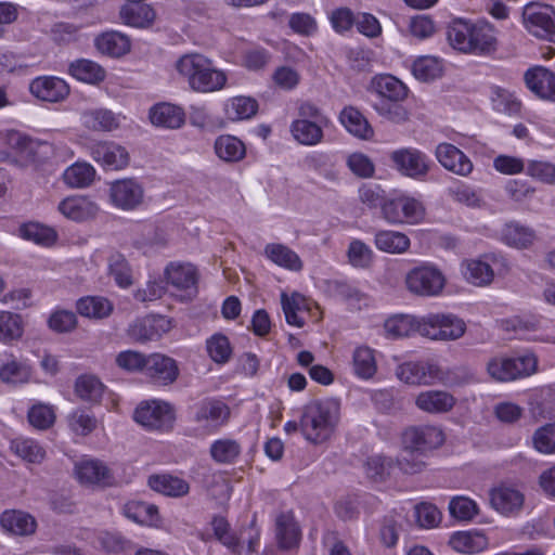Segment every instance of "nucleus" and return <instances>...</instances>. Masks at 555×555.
Returning <instances> with one entry per match:
<instances>
[{
  "label": "nucleus",
  "mask_w": 555,
  "mask_h": 555,
  "mask_svg": "<svg viewBox=\"0 0 555 555\" xmlns=\"http://www.w3.org/2000/svg\"><path fill=\"white\" fill-rule=\"evenodd\" d=\"M128 337L134 341L144 344L159 338V333L150 319H140L131 323L127 330Z\"/></svg>",
  "instance_id": "e2e57ef3"
},
{
  "label": "nucleus",
  "mask_w": 555,
  "mask_h": 555,
  "mask_svg": "<svg viewBox=\"0 0 555 555\" xmlns=\"http://www.w3.org/2000/svg\"><path fill=\"white\" fill-rule=\"evenodd\" d=\"M402 439L405 448L425 451L440 447L444 435L440 428L425 425L405 429Z\"/></svg>",
  "instance_id": "4468645a"
},
{
  "label": "nucleus",
  "mask_w": 555,
  "mask_h": 555,
  "mask_svg": "<svg viewBox=\"0 0 555 555\" xmlns=\"http://www.w3.org/2000/svg\"><path fill=\"white\" fill-rule=\"evenodd\" d=\"M426 323V315L416 318L408 314H400L389 318L385 322V331L390 338L408 337L414 333L423 336V327Z\"/></svg>",
  "instance_id": "b1692460"
},
{
  "label": "nucleus",
  "mask_w": 555,
  "mask_h": 555,
  "mask_svg": "<svg viewBox=\"0 0 555 555\" xmlns=\"http://www.w3.org/2000/svg\"><path fill=\"white\" fill-rule=\"evenodd\" d=\"M9 141L11 146L27 160L42 162L52 153L50 143L31 139L18 132L11 134Z\"/></svg>",
  "instance_id": "412c9836"
},
{
  "label": "nucleus",
  "mask_w": 555,
  "mask_h": 555,
  "mask_svg": "<svg viewBox=\"0 0 555 555\" xmlns=\"http://www.w3.org/2000/svg\"><path fill=\"white\" fill-rule=\"evenodd\" d=\"M465 280L475 286L490 285L494 279L491 266L479 259L466 260L462 263Z\"/></svg>",
  "instance_id": "ea45409f"
},
{
  "label": "nucleus",
  "mask_w": 555,
  "mask_h": 555,
  "mask_svg": "<svg viewBox=\"0 0 555 555\" xmlns=\"http://www.w3.org/2000/svg\"><path fill=\"white\" fill-rule=\"evenodd\" d=\"M327 125L308 121L306 119H295L292 121L289 130L293 138L301 145L313 146L323 141V129Z\"/></svg>",
  "instance_id": "c756f323"
},
{
  "label": "nucleus",
  "mask_w": 555,
  "mask_h": 555,
  "mask_svg": "<svg viewBox=\"0 0 555 555\" xmlns=\"http://www.w3.org/2000/svg\"><path fill=\"white\" fill-rule=\"evenodd\" d=\"M95 177L94 168L87 163H75L63 173L64 182L70 188H87Z\"/></svg>",
  "instance_id": "864d4df0"
},
{
  "label": "nucleus",
  "mask_w": 555,
  "mask_h": 555,
  "mask_svg": "<svg viewBox=\"0 0 555 555\" xmlns=\"http://www.w3.org/2000/svg\"><path fill=\"white\" fill-rule=\"evenodd\" d=\"M29 91L41 101L59 102L68 95L69 88L67 83L59 77L41 76L30 82Z\"/></svg>",
  "instance_id": "dca6fc26"
},
{
  "label": "nucleus",
  "mask_w": 555,
  "mask_h": 555,
  "mask_svg": "<svg viewBox=\"0 0 555 555\" xmlns=\"http://www.w3.org/2000/svg\"><path fill=\"white\" fill-rule=\"evenodd\" d=\"M263 253L269 260L279 267L291 271L302 269L304 264L300 257L286 245L270 243L266 245Z\"/></svg>",
  "instance_id": "f704fd0d"
},
{
  "label": "nucleus",
  "mask_w": 555,
  "mask_h": 555,
  "mask_svg": "<svg viewBox=\"0 0 555 555\" xmlns=\"http://www.w3.org/2000/svg\"><path fill=\"white\" fill-rule=\"evenodd\" d=\"M147 483L154 491L171 498L184 496L190 491L186 480L172 475H153Z\"/></svg>",
  "instance_id": "473e14b6"
},
{
  "label": "nucleus",
  "mask_w": 555,
  "mask_h": 555,
  "mask_svg": "<svg viewBox=\"0 0 555 555\" xmlns=\"http://www.w3.org/2000/svg\"><path fill=\"white\" fill-rule=\"evenodd\" d=\"M24 333L23 318L11 311H0V341L11 344L22 338Z\"/></svg>",
  "instance_id": "8fccbe9b"
},
{
  "label": "nucleus",
  "mask_w": 555,
  "mask_h": 555,
  "mask_svg": "<svg viewBox=\"0 0 555 555\" xmlns=\"http://www.w3.org/2000/svg\"><path fill=\"white\" fill-rule=\"evenodd\" d=\"M449 544L456 552L474 554L488 546V539L480 531H457L451 535Z\"/></svg>",
  "instance_id": "72a5a7b5"
},
{
  "label": "nucleus",
  "mask_w": 555,
  "mask_h": 555,
  "mask_svg": "<svg viewBox=\"0 0 555 555\" xmlns=\"http://www.w3.org/2000/svg\"><path fill=\"white\" fill-rule=\"evenodd\" d=\"M373 250L361 240H352L347 249L349 263L354 268H369L373 261Z\"/></svg>",
  "instance_id": "052dcab7"
},
{
  "label": "nucleus",
  "mask_w": 555,
  "mask_h": 555,
  "mask_svg": "<svg viewBox=\"0 0 555 555\" xmlns=\"http://www.w3.org/2000/svg\"><path fill=\"white\" fill-rule=\"evenodd\" d=\"M27 417L33 427L44 430L54 424L55 412L52 405L38 402L29 409Z\"/></svg>",
  "instance_id": "bf43d9fd"
},
{
  "label": "nucleus",
  "mask_w": 555,
  "mask_h": 555,
  "mask_svg": "<svg viewBox=\"0 0 555 555\" xmlns=\"http://www.w3.org/2000/svg\"><path fill=\"white\" fill-rule=\"evenodd\" d=\"M95 47L102 54L119 57L130 50V40L118 31H106L95 38Z\"/></svg>",
  "instance_id": "e433bc0d"
},
{
  "label": "nucleus",
  "mask_w": 555,
  "mask_h": 555,
  "mask_svg": "<svg viewBox=\"0 0 555 555\" xmlns=\"http://www.w3.org/2000/svg\"><path fill=\"white\" fill-rule=\"evenodd\" d=\"M0 525L7 532L14 535H30L36 531V519L22 511H5L0 518Z\"/></svg>",
  "instance_id": "cd10ccee"
},
{
  "label": "nucleus",
  "mask_w": 555,
  "mask_h": 555,
  "mask_svg": "<svg viewBox=\"0 0 555 555\" xmlns=\"http://www.w3.org/2000/svg\"><path fill=\"white\" fill-rule=\"evenodd\" d=\"M281 305L285 314L286 322L289 325L302 327L305 322L298 315V313L309 310V302L307 298L299 293H293L291 296H288L286 293H282Z\"/></svg>",
  "instance_id": "a18cd8bd"
},
{
  "label": "nucleus",
  "mask_w": 555,
  "mask_h": 555,
  "mask_svg": "<svg viewBox=\"0 0 555 555\" xmlns=\"http://www.w3.org/2000/svg\"><path fill=\"white\" fill-rule=\"evenodd\" d=\"M276 539L281 548L289 550L298 545L300 529L291 512L281 513L275 520Z\"/></svg>",
  "instance_id": "7c9ffc66"
},
{
  "label": "nucleus",
  "mask_w": 555,
  "mask_h": 555,
  "mask_svg": "<svg viewBox=\"0 0 555 555\" xmlns=\"http://www.w3.org/2000/svg\"><path fill=\"white\" fill-rule=\"evenodd\" d=\"M11 451L33 464H40L46 459L44 448L36 440L26 437H16L10 442Z\"/></svg>",
  "instance_id": "a19ab883"
},
{
  "label": "nucleus",
  "mask_w": 555,
  "mask_h": 555,
  "mask_svg": "<svg viewBox=\"0 0 555 555\" xmlns=\"http://www.w3.org/2000/svg\"><path fill=\"white\" fill-rule=\"evenodd\" d=\"M375 247L388 254H403L411 245L410 238L402 232L379 230L374 236Z\"/></svg>",
  "instance_id": "c9c22d12"
},
{
  "label": "nucleus",
  "mask_w": 555,
  "mask_h": 555,
  "mask_svg": "<svg viewBox=\"0 0 555 555\" xmlns=\"http://www.w3.org/2000/svg\"><path fill=\"white\" fill-rule=\"evenodd\" d=\"M145 374L155 383L168 385L177 379L179 369L172 358L160 353H153L147 356Z\"/></svg>",
  "instance_id": "aec40b11"
},
{
  "label": "nucleus",
  "mask_w": 555,
  "mask_h": 555,
  "mask_svg": "<svg viewBox=\"0 0 555 555\" xmlns=\"http://www.w3.org/2000/svg\"><path fill=\"white\" fill-rule=\"evenodd\" d=\"M150 120L157 127L178 129L185 121L182 108L170 103H158L151 107Z\"/></svg>",
  "instance_id": "bb28decb"
},
{
  "label": "nucleus",
  "mask_w": 555,
  "mask_h": 555,
  "mask_svg": "<svg viewBox=\"0 0 555 555\" xmlns=\"http://www.w3.org/2000/svg\"><path fill=\"white\" fill-rule=\"evenodd\" d=\"M400 102L378 100L373 103V108L380 117L390 122L401 125L410 119V113Z\"/></svg>",
  "instance_id": "6e6d98bb"
},
{
  "label": "nucleus",
  "mask_w": 555,
  "mask_h": 555,
  "mask_svg": "<svg viewBox=\"0 0 555 555\" xmlns=\"http://www.w3.org/2000/svg\"><path fill=\"white\" fill-rule=\"evenodd\" d=\"M206 348L209 357L216 363H225L229 361L232 349L227 336L222 334H215L207 339Z\"/></svg>",
  "instance_id": "69168bd1"
},
{
  "label": "nucleus",
  "mask_w": 555,
  "mask_h": 555,
  "mask_svg": "<svg viewBox=\"0 0 555 555\" xmlns=\"http://www.w3.org/2000/svg\"><path fill=\"white\" fill-rule=\"evenodd\" d=\"M397 377L409 385H433L437 376V364L431 362H405L396 370Z\"/></svg>",
  "instance_id": "f3484780"
},
{
  "label": "nucleus",
  "mask_w": 555,
  "mask_h": 555,
  "mask_svg": "<svg viewBox=\"0 0 555 555\" xmlns=\"http://www.w3.org/2000/svg\"><path fill=\"white\" fill-rule=\"evenodd\" d=\"M490 505L504 516L517 515L524 507L525 494L515 483L501 482L489 491Z\"/></svg>",
  "instance_id": "9d476101"
},
{
  "label": "nucleus",
  "mask_w": 555,
  "mask_h": 555,
  "mask_svg": "<svg viewBox=\"0 0 555 555\" xmlns=\"http://www.w3.org/2000/svg\"><path fill=\"white\" fill-rule=\"evenodd\" d=\"M537 364L533 353H525L516 358L493 359L488 364V372L496 380L508 382L533 374Z\"/></svg>",
  "instance_id": "423d86ee"
},
{
  "label": "nucleus",
  "mask_w": 555,
  "mask_h": 555,
  "mask_svg": "<svg viewBox=\"0 0 555 555\" xmlns=\"http://www.w3.org/2000/svg\"><path fill=\"white\" fill-rule=\"evenodd\" d=\"M78 481L86 486H109L113 475L109 468L99 460H83L75 465Z\"/></svg>",
  "instance_id": "a211bd4d"
},
{
  "label": "nucleus",
  "mask_w": 555,
  "mask_h": 555,
  "mask_svg": "<svg viewBox=\"0 0 555 555\" xmlns=\"http://www.w3.org/2000/svg\"><path fill=\"white\" fill-rule=\"evenodd\" d=\"M144 191L134 179H121L109 184L112 204L122 210H132L143 202Z\"/></svg>",
  "instance_id": "ddd939ff"
},
{
  "label": "nucleus",
  "mask_w": 555,
  "mask_h": 555,
  "mask_svg": "<svg viewBox=\"0 0 555 555\" xmlns=\"http://www.w3.org/2000/svg\"><path fill=\"white\" fill-rule=\"evenodd\" d=\"M257 111V101L248 96L232 98L224 106L225 116L233 121L249 119L256 115Z\"/></svg>",
  "instance_id": "3c124183"
},
{
  "label": "nucleus",
  "mask_w": 555,
  "mask_h": 555,
  "mask_svg": "<svg viewBox=\"0 0 555 555\" xmlns=\"http://www.w3.org/2000/svg\"><path fill=\"white\" fill-rule=\"evenodd\" d=\"M80 315L90 319H104L113 312V304L102 296H86L80 298L76 305Z\"/></svg>",
  "instance_id": "79ce46f5"
},
{
  "label": "nucleus",
  "mask_w": 555,
  "mask_h": 555,
  "mask_svg": "<svg viewBox=\"0 0 555 555\" xmlns=\"http://www.w3.org/2000/svg\"><path fill=\"white\" fill-rule=\"evenodd\" d=\"M522 22L533 36L555 42V10L548 4L530 2L522 10Z\"/></svg>",
  "instance_id": "39448f33"
},
{
  "label": "nucleus",
  "mask_w": 555,
  "mask_h": 555,
  "mask_svg": "<svg viewBox=\"0 0 555 555\" xmlns=\"http://www.w3.org/2000/svg\"><path fill=\"white\" fill-rule=\"evenodd\" d=\"M340 417L339 402L334 399L314 400L304 406L300 431L306 440L320 444L334 434Z\"/></svg>",
  "instance_id": "f257e3e1"
},
{
  "label": "nucleus",
  "mask_w": 555,
  "mask_h": 555,
  "mask_svg": "<svg viewBox=\"0 0 555 555\" xmlns=\"http://www.w3.org/2000/svg\"><path fill=\"white\" fill-rule=\"evenodd\" d=\"M455 403L454 396L444 390L422 391L415 399L416 406L430 414L447 413L453 409Z\"/></svg>",
  "instance_id": "5701e85b"
},
{
  "label": "nucleus",
  "mask_w": 555,
  "mask_h": 555,
  "mask_svg": "<svg viewBox=\"0 0 555 555\" xmlns=\"http://www.w3.org/2000/svg\"><path fill=\"white\" fill-rule=\"evenodd\" d=\"M450 514L461 520H470L478 513L477 503L467 496H455L449 503Z\"/></svg>",
  "instance_id": "338daca9"
},
{
  "label": "nucleus",
  "mask_w": 555,
  "mask_h": 555,
  "mask_svg": "<svg viewBox=\"0 0 555 555\" xmlns=\"http://www.w3.org/2000/svg\"><path fill=\"white\" fill-rule=\"evenodd\" d=\"M405 284L411 293L423 297H431L442 292L446 278L437 267L424 264L409 271Z\"/></svg>",
  "instance_id": "0eeeda50"
},
{
  "label": "nucleus",
  "mask_w": 555,
  "mask_h": 555,
  "mask_svg": "<svg viewBox=\"0 0 555 555\" xmlns=\"http://www.w3.org/2000/svg\"><path fill=\"white\" fill-rule=\"evenodd\" d=\"M124 513L127 518L140 525L156 526L159 521L157 506L142 501L127 503L124 507Z\"/></svg>",
  "instance_id": "37998d69"
},
{
  "label": "nucleus",
  "mask_w": 555,
  "mask_h": 555,
  "mask_svg": "<svg viewBox=\"0 0 555 555\" xmlns=\"http://www.w3.org/2000/svg\"><path fill=\"white\" fill-rule=\"evenodd\" d=\"M134 420L149 429L167 430L173 424L175 414L168 403L153 400L142 402L135 409Z\"/></svg>",
  "instance_id": "1a4fd4ad"
},
{
  "label": "nucleus",
  "mask_w": 555,
  "mask_h": 555,
  "mask_svg": "<svg viewBox=\"0 0 555 555\" xmlns=\"http://www.w3.org/2000/svg\"><path fill=\"white\" fill-rule=\"evenodd\" d=\"M119 15L126 25L137 28L150 27L156 17L154 9L143 3H127L121 7Z\"/></svg>",
  "instance_id": "2f4dec72"
},
{
  "label": "nucleus",
  "mask_w": 555,
  "mask_h": 555,
  "mask_svg": "<svg viewBox=\"0 0 555 555\" xmlns=\"http://www.w3.org/2000/svg\"><path fill=\"white\" fill-rule=\"evenodd\" d=\"M491 99L493 108L500 113L516 115L520 112V102L505 89L495 88Z\"/></svg>",
  "instance_id": "0e129e2a"
},
{
  "label": "nucleus",
  "mask_w": 555,
  "mask_h": 555,
  "mask_svg": "<svg viewBox=\"0 0 555 555\" xmlns=\"http://www.w3.org/2000/svg\"><path fill=\"white\" fill-rule=\"evenodd\" d=\"M164 274L167 283L182 293L183 299H192L197 295L198 273L193 264L170 262Z\"/></svg>",
  "instance_id": "9b49d317"
},
{
  "label": "nucleus",
  "mask_w": 555,
  "mask_h": 555,
  "mask_svg": "<svg viewBox=\"0 0 555 555\" xmlns=\"http://www.w3.org/2000/svg\"><path fill=\"white\" fill-rule=\"evenodd\" d=\"M217 156L228 163L240 162L246 154L244 143L233 135H220L215 142Z\"/></svg>",
  "instance_id": "49530a36"
},
{
  "label": "nucleus",
  "mask_w": 555,
  "mask_h": 555,
  "mask_svg": "<svg viewBox=\"0 0 555 555\" xmlns=\"http://www.w3.org/2000/svg\"><path fill=\"white\" fill-rule=\"evenodd\" d=\"M60 212L74 221H85L93 218L98 211V205L86 196H70L59 204Z\"/></svg>",
  "instance_id": "393cba45"
},
{
  "label": "nucleus",
  "mask_w": 555,
  "mask_h": 555,
  "mask_svg": "<svg viewBox=\"0 0 555 555\" xmlns=\"http://www.w3.org/2000/svg\"><path fill=\"white\" fill-rule=\"evenodd\" d=\"M339 120L349 133L359 139L370 140L374 135L367 119L353 106L345 107L339 114Z\"/></svg>",
  "instance_id": "c85d7f7f"
},
{
  "label": "nucleus",
  "mask_w": 555,
  "mask_h": 555,
  "mask_svg": "<svg viewBox=\"0 0 555 555\" xmlns=\"http://www.w3.org/2000/svg\"><path fill=\"white\" fill-rule=\"evenodd\" d=\"M77 396L90 402H96L103 395V384L94 376H80L75 385Z\"/></svg>",
  "instance_id": "680f3d73"
},
{
  "label": "nucleus",
  "mask_w": 555,
  "mask_h": 555,
  "mask_svg": "<svg viewBox=\"0 0 555 555\" xmlns=\"http://www.w3.org/2000/svg\"><path fill=\"white\" fill-rule=\"evenodd\" d=\"M18 235L23 240L41 246H51L57 238V233L53 228L34 221L21 224Z\"/></svg>",
  "instance_id": "58836bf2"
},
{
  "label": "nucleus",
  "mask_w": 555,
  "mask_h": 555,
  "mask_svg": "<svg viewBox=\"0 0 555 555\" xmlns=\"http://www.w3.org/2000/svg\"><path fill=\"white\" fill-rule=\"evenodd\" d=\"M92 158L105 169L119 170L129 164L127 150L109 141L96 142L91 146Z\"/></svg>",
  "instance_id": "2eb2a0df"
},
{
  "label": "nucleus",
  "mask_w": 555,
  "mask_h": 555,
  "mask_svg": "<svg viewBox=\"0 0 555 555\" xmlns=\"http://www.w3.org/2000/svg\"><path fill=\"white\" fill-rule=\"evenodd\" d=\"M438 162L449 171L466 177L473 171V163L456 146L450 143H440L436 147Z\"/></svg>",
  "instance_id": "6ab92c4d"
},
{
  "label": "nucleus",
  "mask_w": 555,
  "mask_h": 555,
  "mask_svg": "<svg viewBox=\"0 0 555 555\" xmlns=\"http://www.w3.org/2000/svg\"><path fill=\"white\" fill-rule=\"evenodd\" d=\"M372 90L385 101H404L408 98V87L392 75H377L371 81Z\"/></svg>",
  "instance_id": "a878e982"
},
{
  "label": "nucleus",
  "mask_w": 555,
  "mask_h": 555,
  "mask_svg": "<svg viewBox=\"0 0 555 555\" xmlns=\"http://www.w3.org/2000/svg\"><path fill=\"white\" fill-rule=\"evenodd\" d=\"M82 124L93 131H113L120 126V116L109 109H94L82 114Z\"/></svg>",
  "instance_id": "4c0bfd02"
},
{
  "label": "nucleus",
  "mask_w": 555,
  "mask_h": 555,
  "mask_svg": "<svg viewBox=\"0 0 555 555\" xmlns=\"http://www.w3.org/2000/svg\"><path fill=\"white\" fill-rule=\"evenodd\" d=\"M242 452L241 443L232 438L215 440L209 449L211 459L218 464H233Z\"/></svg>",
  "instance_id": "c03bdc74"
},
{
  "label": "nucleus",
  "mask_w": 555,
  "mask_h": 555,
  "mask_svg": "<svg viewBox=\"0 0 555 555\" xmlns=\"http://www.w3.org/2000/svg\"><path fill=\"white\" fill-rule=\"evenodd\" d=\"M68 70L76 79L93 85L103 81L106 77V72L102 66L85 59L70 63Z\"/></svg>",
  "instance_id": "09e8293b"
},
{
  "label": "nucleus",
  "mask_w": 555,
  "mask_h": 555,
  "mask_svg": "<svg viewBox=\"0 0 555 555\" xmlns=\"http://www.w3.org/2000/svg\"><path fill=\"white\" fill-rule=\"evenodd\" d=\"M108 272L118 286L126 288L132 284L131 269L121 254L115 253L109 256Z\"/></svg>",
  "instance_id": "13d9d810"
},
{
  "label": "nucleus",
  "mask_w": 555,
  "mask_h": 555,
  "mask_svg": "<svg viewBox=\"0 0 555 555\" xmlns=\"http://www.w3.org/2000/svg\"><path fill=\"white\" fill-rule=\"evenodd\" d=\"M423 327V336L434 340H455L466 331L465 322L451 313H429Z\"/></svg>",
  "instance_id": "6e6552de"
},
{
  "label": "nucleus",
  "mask_w": 555,
  "mask_h": 555,
  "mask_svg": "<svg viewBox=\"0 0 555 555\" xmlns=\"http://www.w3.org/2000/svg\"><path fill=\"white\" fill-rule=\"evenodd\" d=\"M31 369L23 361L12 358L0 366V379L5 384H25L30 379Z\"/></svg>",
  "instance_id": "603ef678"
},
{
  "label": "nucleus",
  "mask_w": 555,
  "mask_h": 555,
  "mask_svg": "<svg viewBox=\"0 0 555 555\" xmlns=\"http://www.w3.org/2000/svg\"><path fill=\"white\" fill-rule=\"evenodd\" d=\"M502 240L512 247L522 249L533 244L535 233L530 228L517 222H509L502 230Z\"/></svg>",
  "instance_id": "de8ad7c7"
},
{
  "label": "nucleus",
  "mask_w": 555,
  "mask_h": 555,
  "mask_svg": "<svg viewBox=\"0 0 555 555\" xmlns=\"http://www.w3.org/2000/svg\"><path fill=\"white\" fill-rule=\"evenodd\" d=\"M175 67L195 92L219 91L225 87L228 80L225 73L216 68L212 61L201 53H186L180 56Z\"/></svg>",
  "instance_id": "f03ea898"
},
{
  "label": "nucleus",
  "mask_w": 555,
  "mask_h": 555,
  "mask_svg": "<svg viewBox=\"0 0 555 555\" xmlns=\"http://www.w3.org/2000/svg\"><path fill=\"white\" fill-rule=\"evenodd\" d=\"M448 39L454 49L465 53L489 54L496 49L494 28L487 22L456 20L449 27Z\"/></svg>",
  "instance_id": "7ed1b4c3"
},
{
  "label": "nucleus",
  "mask_w": 555,
  "mask_h": 555,
  "mask_svg": "<svg viewBox=\"0 0 555 555\" xmlns=\"http://www.w3.org/2000/svg\"><path fill=\"white\" fill-rule=\"evenodd\" d=\"M230 414V408L223 401L206 398L194 404L192 421L196 425L197 430L210 435L229 422Z\"/></svg>",
  "instance_id": "20e7f679"
},
{
  "label": "nucleus",
  "mask_w": 555,
  "mask_h": 555,
  "mask_svg": "<svg viewBox=\"0 0 555 555\" xmlns=\"http://www.w3.org/2000/svg\"><path fill=\"white\" fill-rule=\"evenodd\" d=\"M393 167L403 176L420 179L427 175L429 167L426 155L414 147H402L389 155Z\"/></svg>",
  "instance_id": "f8f14e48"
},
{
  "label": "nucleus",
  "mask_w": 555,
  "mask_h": 555,
  "mask_svg": "<svg viewBox=\"0 0 555 555\" xmlns=\"http://www.w3.org/2000/svg\"><path fill=\"white\" fill-rule=\"evenodd\" d=\"M374 351L369 347H358L353 352L354 373L363 378H371L376 373Z\"/></svg>",
  "instance_id": "4d7b16f0"
},
{
  "label": "nucleus",
  "mask_w": 555,
  "mask_h": 555,
  "mask_svg": "<svg viewBox=\"0 0 555 555\" xmlns=\"http://www.w3.org/2000/svg\"><path fill=\"white\" fill-rule=\"evenodd\" d=\"M392 460L384 455H374L367 459L365 472L369 478L374 481H383L390 475Z\"/></svg>",
  "instance_id": "774afa93"
},
{
  "label": "nucleus",
  "mask_w": 555,
  "mask_h": 555,
  "mask_svg": "<svg viewBox=\"0 0 555 555\" xmlns=\"http://www.w3.org/2000/svg\"><path fill=\"white\" fill-rule=\"evenodd\" d=\"M527 87L539 98L555 102V74L542 66H537L525 74Z\"/></svg>",
  "instance_id": "4be33fe9"
},
{
  "label": "nucleus",
  "mask_w": 555,
  "mask_h": 555,
  "mask_svg": "<svg viewBox=\"0 0 555 555\" xmlns=\"http://www.w3.org/2000/svg\"><path fill=\"white\" fill-rule=\"evenodd\" d=\"M412 73L417 80L427 82L441 76V62L429 55L417 57L412 65Z\"/></svg>",
  "instance_id": "5fc2aeb1"
}]
</instances>
